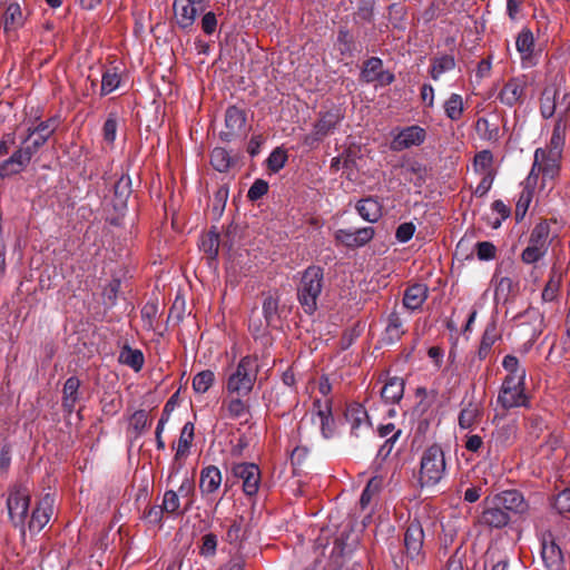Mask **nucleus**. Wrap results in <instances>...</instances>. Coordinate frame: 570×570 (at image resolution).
Instances as JSON below:
<instances>
[{
  "instance_id": "nucleus-35",
  "label": "nucleus",
  "mask_w": 570,
  "mask_h": 570,
  "mask_svg": "<svg viewBox=\"0 0 570 570\" xmlns=\"http://www.w3.org/2000/svg\"><path fill=\"white\" fill-rule=\"evenodd\" d=\"M475 131L478 136L491 142H495L500 138V129L498 124L491 122L488 118L481 117L475 122Z\"/></svg>"
},
{
  "instance_id": "nucleus-6",
  "label": "nucleus",
  "mask_w": 570,
  "mask_h": 570,
  "mask_svg": "<svg viewBox=\"0 0 570 570\" xmlns=\"http://www.w3.org/2000/svg\"><path fill=\"white\" fill-rule=\"evenodd\" d=\"M258 363L255 356H244L236 368L229 374L226 382V390L230 394L247 395L256 382Z\"/></svg>"
},
{
  "instance_id": "nucleus-33",
  "label": "nucleus",
  "mask_w": 570,
  "mask_h": 570,
  "mask_svg": "<svg viewBox=\"0 0 570 570\" xmlns=\"http://www.w3.org/2000/svg\"><path fill=\"white\" fill-rule=\"evenodd\" d=\"M405 333L403 320L400 313L394 308L389 315L387 325L385 328V340L387 343L393 344L397 342Z\"/></svg>"
},
{
  "instance_id": "nucleus-2",
  "label": "nucleus",
  "mask_w": 570,
  "mask_h": 570,
  "mask_svg": "<svg viewBox=\"0 0 570 570\" xmlns=\"http://www.w3.org/2000/svg\"><path fill=\"white\" fill-rule=\"evenodd\" d=\"M446 473L444 451L434 443L426 448L420 460L417 482L421 488H433L441 482Z\"/></svg>"
},
{
  "instance_id": "nucleus-38",
  "label": "nucleus",
  "mask_w": 570,
  "mask_h": 570,
  "mask_svg": "<svg viewBox=\"0 0 570 570\" xmlns=\"http://www.w3.org/2000/svg\"><path fill=\"white\" fill-rule=\"evenodd\" d=\"M119 362L138 372L141 370L145 358L140 350H134L125 345L119 353Z\"/></svg>"
},
{
  "instance_id": "nucleus-48",
  "label": "nucleus",
  "mask_w": 570,
  "mask_h": 570,
  "mask_svg": "<svg viewBox=\"0 0 570 570\" xmlns=\"http://www.w3.org/2000/svg\"><path fill=\"white\" fill-rule=\"evenodd\" d=\"M179 494V498L184 500V511H189L191 505L194 504V497H195V483L191 479L186 478L180 487L178 488V491H176Z\"/></svg>"
},
{
  "instance_id": "nucleus-7",
  "label": "nucleus",
  "mask_w": 570,
  "mask_h": 570,
  "mask_svg": "<svg viewBox=\"0 0 570 570\" xmlns=\"http://www.w3.org/2000/svg\"><path fill=\"white\" fill-rule=\"evenodd\" d=\"M30 501V490L26 485L16 483L9 489L7 498L9 518L12 524L22 531L28 517Z\"/></svg>"
},
{
  "instance_id": "nucleus-22",
  "label": "nucleus",
  "mask_w": 570,
  "mask_h": 570,
  "mask_svg": "<svg viewBox=\"0 0 570 570\" xmlns=\"http://www.w3.org/2000/svg\"><path fill=\"white\" fill-rule=\"evenodd\" d=\"M51 502L52 500L50 499L49 495H47L32 511L28 524L30 531L39 532L49 522L51 513Z\"/></svg>"
},
{
  "instance_id": "nucleus-57",
  "label": "nucleus",
  "mask_w": 570,
  "mask_h": 570,
  "mask_svg": "<svg viewBox=\"0 0 570 570\" xmlns=\"http://www.w3.org/2000/svg\"><path fill=\"white\" fill-rule=\"evenodd\" d=\"M338 50L346 58L353 57V35L346 30H341L337 39Z\"/></svg>"
},
{
  "instance_id": "nucleus-19",
  "label": "nucleus",
  "mask_w": 570,
  "mask_h": 570,
  "mask_svg": "<svg viewBox=\"0 0 570 570\" xmlns=\"http://www.w3.org/2000/svg\"><path fill=\"white\" fill-rule=\"evenodd\" d=\"M173 10L176 23L181 29H189L198 12L196 0H175Z\"/></svg>"
},
{
  "instance_id": "nucleus-58",
  "label": "nucleus",
  "mask_w": 570,
  "mask_h": 570,
  "mask_svg": "<svg viewBox=\"0 0 570 570\" xmlns=\"http://www.w3.org/2000/svg\"><path fill=\"white\" fill-rule=\"evenodd\" d=\"M120 83V78L117 72L115 71H106L102 75L101 80V95L106 96L110 92H112L116 88H118Z\"/></svg>"
},
{
  "instance_id": "nucleus-32",
  "label": "nucleus",
  "mask_w": 570,
  "mask_h": 570,
  "mask_svg": "<svg viewBox=\"0 0 570 570\" xmlns=\"http://www.w3.org/2000/svg\"><path fill=\"white\" fill-rule=\"evenodd\" d=\"M500 334L494 322L489 323L483 332L478 350L479 360H485L490 354L493 344L500 338Z\"/></svg>"
},
{
  "instance_id": "nucleus-23",
  "label": "nucleus",
  "mask_w": 570,
  "mask_h": 570,
  "mask_svg": "<svg viewBox=\"0 0 570 570\" xmlns=\"http://www.w3.org/2000/svg\"><path fill=\"white\" fill-rule=\"evenodd\" d=\"M80 380L77 376H70L62 389V409L70 415L75 411L76 403L79 401Z\"/></svg>"
},
{
  "instance_id": "nucleus-41",
  "label": "nucleus",
  "mask_w": 570,
  "mask_h": 570,
  "mask_svg": "<svg viewBox=\"0 0 570 570\" xmlns=\"http://www.w3.org/2000/svg\"><path fill=\"white\" fill-rule=\"evenodd\" d=\"M233 163L234 160L226 149L220 147L213 149L210 154V164L217 171L226 173L232 167Z\"/></svg>"
},
{
  "instance_id": "nucleus-56",
  "label": "nucleus",
  "mask_w": 570,
  "mask_h": 570,
  "mask_svg": "<svg viewBox=\"0 0 570 570\" xmlns=\"http://www.w3.org/2000/svg\"><path fill=\"white\" fill-rule=\"evenodd\" d=\"M527 372L508 373L504 377L500 391H509L515 387L525 386Z\"/></svg>"
},
{
  "instance_id": "nucleus-15",
  "label": "nucleus",
  "mask_w": 570,
  "mask_h": 570,
  "mask_svg": "<svg viewBox=\"0 0 570 570\" xmlns=\"http://www.w3.org/2000/svg\"><path fill=\"white\" fill-rule=\"evenodd\" d=\"M361 77L366 82L375 81L380 86H389L395 79L393 73L383 69V62L377 57H372L364 62Z\"/></svg>"
},
{
  "instance_id": "nucleus-13",
  "label": "nucleus",
  "mask_w": 570,
  "mask_h": 570,
  "mask_svg": "<svg viewBox=\"0 0 570 570\" xmlns=\"http://www.w3.org/2000/svg\"><path fill=\"white\" fill-rule=\"evenodd\" d=\"M233 474L243 480V490L246 495H255L259 488L261 471L255 463H237L234 464Z\"/></svg>"
},
{
  "instance_id": "nucleus-61",
  "label": "nucleus",
  "mask_w": 570,
  "mask_h": 570,
  "mask_svg": "<svg viewBox=\"0 0 570 570\" xmlns=\"http://www.w3.org/2000/svg\"><path fill=\"white\" fill-rule=\"evenodd\" d=\"M158 314V306L156 303H146L141 308V318L146 328H153L154 322Z\"/></svg>"
},
{
  "instance_id": "nucleus-31",
  "label": "nucleus",
  "mask_w": 570,
  "mask_h": 570,
  "mask_svg": "<svg viewBox=\"0 0 570 570\" xmlns=\"http://www.w3.org/2000/svg\"><path fill=\"white\" fill-rule=\"evenodd\" d=\"M568 121L562 118H556L550 141L546 149L563 151L566 145V135L568 129Z\"/></svg>"
},
{
  "instance_id": "nucleus-64",
  "label": "nucleus",
  "mask_w": 570,
  "mask_h": 570,
  "mask_svg": "<svg viewBox=\"0 0 570 570\" xmlns=\"http://www.w3.org/2000/svg\"><path fill=\"white\" fill-rule=\"evenodd\" d=\"M553 507L560 514L570 513V489H564L557 495Z\"/></svg>"
},
{
  "instance_id": "nucleus-60",
  "label": "nucleus",
  "mask_w": 570,
  "mask_h": 570,
  "mask_svg": "<svg viewBox=\"0 0 570 570\" xmlns=\"http://www.w3.org/2000/svg\"><path fill=\"white\" fill-rule=\"evenodd\" d=\"M475 249L476 256L480 261H491L495 258L497 247L491 242H478Z\"/></svg>"
},
{
  "instance_id": "nucleus-29",
  "label": "nucleus",
  "mask_w": 570,
  "mask_h": 570,
  "mask_svg": "<svg viewBox=\"0 0 570 570\" xmlns=\"http://www.w3.org/2000/svg\"><path fill=\"white\" fill-rule=\"evenodd\" d=\"M560 90L556 87H546L540 98V115L543 119H550L557 115V97Z\"/></svg>"
},
{
  "instance_id": "nucleus-44",
  "label": "nucleus",
  "mask_w": 570,
  "mask_h": 570,
  "mask_svg": "<svg viewBox=\"0 0 570 570\" xmlns=\"http://www.w3.org/2000/svg\"><path fill=\"white\" fill-rule=\"evenodd\" d=\"M161 505L163 510L168 514L183 515L186 512L184 508L180 509L179 494L174 490L165 492Z\"/></svg>"
},
{
  "instance_id": "nucleus-43",
  "label": "nucleus",
  "mask_w": 570,
  "mask_h": 570,
  "mask_svg": "<svg viewBox=\"0 0 570 570\" xmlns=\"http://www.w3.org/2000/svg\"><path fill=\"white\" fill-rule=\"evenodd\" d=\"M223 409L226 410L227 416L230 419H242L249 414V405L242 401L239 397L224 401Z\"/></svg>"
},
{
  "instance_id": "nucleus-47",
  "label": "nucleus",
  "mask_w": 570,
  "mask_h": 570,
  "mask_svg": "<svg viewBox=\"0 0 570 570\" xmlns=\"http://www.w3.org/2000/svg\"><path fill=\"white\" fill-rule=\"evenodd\" d=\"M215 381V374L210 370L197 373L193 379V389L196 393H206Z\"/></svg>"
},
{
  "instance_id": "nucleus-17",
  "label": "nucleus",
  "mask_w": 570,
  "mask_h": 570,
  "mask_svg": "<svg viewBox=\"0 0 570 570\" xmlns=\"http://www.w3.org/2000/svg\"><path fill=\"white\" fill-rule=\"evenodd\" d=\"M338 114L334 111H326L321 115L320 119L314 125V130L306 136L305 142L307 145H314L326 137L338 122Z\"/></svg>"
},
{
  "instance_id": "nucleus-37",
  "label": "nucleus",
  "mask_w": 570,
  "mask_h": 570,
  "mask_svg": "<svg viewBox=\"0 0 570 570\" xmlns=\"http://www.w3.org/2000/svg\"><path fill=\"white\" fill-rule=\"evenodd\" d=\"M445 116L452 120L458 121L462 118L464 112L463 98L459 94H451L443 105Z\"/></svg>"
},
{
  "instance_id": "nucleus-39",
  "label": "nucleus",
  "mask_w": 570,
  "mask_h": 570,
  "mask_svg": "<svg viewBox=\"0 0 570 570\" xmlns=\"http://www.w3.org/2000/svg\"><path fill=\"white\" fill-rule=\"evenodd\" d=\"M194 440V424L191 422H187L181 430L176 454L174 460L178 461L180 458L186 456L189 452V448Z\"/></svg>"
},
{
  "instance_id": "nucleus-20",
  "label": "nucleus",
  "mask_w": 570,
  "mask_h": 570,
  "mask_svg": "<svg viewBox=\"0 0 570 570\" xmlns=\"http://www.w3.org/2000/svg\"><path fill=\"white\" fill-rule=\"evenodd\" d=\"M429 288L425 284L415 283L405 288L403 294V307L409 311H417L428 299Z\"/></svg>"
},
{
  "instance_id": "nucleus-50",
  "label": "nucleus",
  "mask_w": 570,
  "mask_h": 570,
  "mask_svg": "<svg viewBox=\"0 0 570 570\" xmlns=\"http://www.w3.org/2000/svg\"><path fill=\"white\" fill-rule=\"evenodd\" d=\"M203 252L208 258L215 259L219 249V236L214 232H209L203 239L200 245Z\"/></svg>"
},
{
  "instance_id": "nucleus-4",
  "label": "nucleus",
  "mask_w": 570,
  "mask_h": 570,
  "mask_svg": "<svg viewBox=\"0 0 570 570\" xmlns=\"http://www.w3.org/2000/svg\"><path fill=\"white\" fill-rule=\"evenodd\" d=\"M404 549L401 554L393 557V562L396 569L401 570L409 567V563L420 564L425 559L423 550L424 531L419 521H412L404 533Z\"/></svg>"
},
{
  "instance_id": "nucleus-16",
  "label": "nucleus",
  "mask_w": 570,
  "mask_h": 570,
  "mask_svg": "<svg viewBox=\"0 0 570 570\" xmlns=\"http://www.w3.org/2000/svg\"><path fill=\"white\" fill-rule=\"evenodd\" d=\"M495 502L512 518L515 514H523L528 510V503L521 492L505 490L492 495Z\"/></svg>"
},
{
  "instance_id": "nucleus-21",
  "label": "nucleus",
  "mask_w": 570,
  "mask_h": 570,
  "mask_svg": "<svg viewBox=\"0 0 570 570\" xmlns=\"http://www.w3.org/2000/svg\"><path fill=\"white\" fill-rule=\"evenodd\" d=\"M222 483V473L215 465L206 466L200 472L199 489L204 495L212 494L218 490Z\"/></svg>"
},
{
  "instance_id": "nucleus-52",
  "label": "nucleus",
  "mask_w": 570,
  "mask_h": 570,
  "mask_svg": "<svg viewBox=\"0 0 570 570\" xmlns=\"http://www.w3.org/2000/svg\"><path fill=\"white\" fill-rule=\"evenodd\" d=\"M356 540L353 538V530L348 533H342L335 541V548L342 556H353Z\"/></svg>"
},
{
  "instance_id": "nucleus-1",
  "label": "nucleus",
  "mask_w": 570,
  "mask_h": 570,
  "mask_svg": "<svg viewBox=\"0 0 570 570\" xmlns=\"http://www.w3.org/2000/svg\"><path fill=\"white\" fill-rule=\"evenodd\" d=\"M47 141V139L29 127L18 149L14 150L9 158L0 163V179L23 171L30 164L32 157Z\"/></svg>"
},
{
  "instance_id": "nucleus-5",
  "label": "nucleus",
  "mask_w": 570,
  "mask_h": 570,
  "mask_svg": "<svg viewBox=\"0 0 570 570\" xmlns=\"http://www.w3.org/2000/svg\"><path fill=\"white\" fill-rule=\"evenodd\" d=\"M551 226L548 219H541L530 232L528 245L520 258L527 265H535L548 254L551 245Z\"/></svg>"
},
{
  "instance_id": "nucleus-42",
  "label": "nucleus",
  "mask_w": 570,
  "mask_h": 570,
  "mask_svg": "<svg viewBox=\"0 0 570 570\" xmlns=\"http://www.w3.org/2000/svg\"><path fill=\"white\" fill-rule=\"evenodd\" d=\"M517 291V284L510 277H501L494 288V301L505 303Z\"/></svg>"
},
{
  "instance_id": "nucleus-27",
  "label": "nucleus",
  "mask_w": 570,
  "mask_h": 570,
  "mask_svg": "<svg viewBox=\"0 0 570 570\" xmlns=\"http://www.w3.org/2000/svg\"><path fill=\"white\" fill-rule=\"evenodd\" d=\"M3 30L6 33L17 31L24 23V16L21 7L13 2L10 3L2 14Z\"/></svg>"
},
{
  "instance_id": "nucleus-63",
  "label": "nucleus",
  "mask_w": 570,
  "mask_h": 570,
  "mask_svg": "<svg viewBox=\"0 0 570 570\" xmlns=\"http://www.w3.org/2000/svg\"><path fill=\"white\" fill-rule=\"evenodd\" d=\"M557 118L569 120L570 117V92H563L557 97Z\"/></svg>"
},
{
  "instance_id": "nucleus-40",
  "label": "nucleus",
  "mask_w": 570,
  "mask_h": 570,
  "mask_svg": "<svg viewBox=\"0 0 570 570\" xmlns=\"http://www.w3.org/2000/svg\"><path fill=\"white\" fill-rule=\"evenodd\" d=\"M515 47L523 60L531 57L534 48V38L530 29L524 28L519 32Z\"/></svg>"
},
{
  "instance_id": "nucleus-36",
  "label": "nucleus",
  "mask_w": 570,
  "mask_h": 570,
  "mask_svg": "<svg viewBox=\"0 0 570 570\" xmlns=\"http://www.w3.org/2000/svg\"><path fill=\"white\" fill-rule=\"evenodd\" d=\"M383 487V478L380 475L372 476L364 488L358 503L364 509L368 507L372 501L379 495Z\"/></svg>"
},
{
  "instance_id": "nucleus-9",
  "label": "nucleus",
  "mask_w": 570,
  "mask_h": 570,
  "mask_svg": "<svg viewBox=\"0 0 570 570\" xmlns=\"http://www.w3.org/2000/svg\"><path fill=\"white\" fill-rule=\"evenodd\" d=\"M511 517L508 515L492 497L482 501V512L478 518V524L489 529H502L509 524Z\"/></svg>"
},
{
  "instance_id": "nucleus-53",
  "label": "nucleus",
  "mask_w": 570,
  "mask_h": 570,
  "mask_svg": "<svg viewBox=\"0 0 570 570\" xmlns=\"http://www.w3.org/2000/svg\"><path fill=\"white\" fill-rule=\"evenodd\" d=\"M217 535L213 532H208L202 537V543L199 546V553L205 558H210L216 554L217 550Z\"/></svg>"
},
{
  "instance_id": "nucleus-3",
  "label": "nucleus",
  "mask_w": 570,
  "mask_h": 570,
  "mask_svg": "<svg viewBox=\"0 0 570 570\" xmlns=\"http://www.w3.org/2000/svg\"><path fill=\"white\" fill-rule=\"evenodd\" d=\"M324 269L321 266H308L302 274L297 285V299L303 311L312 315L317 309V301L323 291Z\"/></svg>"
},
{
  "instance_id": "nucleus-54",
  "label": "nucleus",
  "mask_w": 570,
  "mask_h": 570,
  "mask_svg": "<svg viewBox=\"0 0 570 570\" xmlns=\"http://www.w3.org/2000/svg\"><path fill=\"white\" fill-rule=\"evenodd\" d=\"M403 170L405 176H415V179L410 177V180L413 181L415 186H422L425 181V168L422 166V164L417 161L410 163L405 166H403Z\"/></svg>"
},
{
  "instance_id": "nucleus-34",
  "label": "nucleus",
  "mask_w": 570,
  "mask_h": 570,
  "mask_svg": "<svg viewBox=\"0 0 570 570\" xmlns=\"http://www.w3.org/2000/svg\"><path fill=\"white\" fill-rule=\"evenodd\" d=\"M358 216L368 223H375L382 216V207L380 203L372 197L358 199Z\"/></svg>"
},
{
  "instance_id": "nucleus-18",
  "label": "nucleus",
  "mask_w": 570,
  "mask_h": 570,
  "mask_svg": "<svg viewBox=\"0 0 570 570\" xmlns=\"http://www.w3.org/2000/svg\"><path fill=\"white\" fill-rule=\"evenodd\" d=\"M497 402L505 411L515 407L529 409L531 406L530 396L525 394V386L499 391Z\"/></svg>"
},
{
  "instance_id": "nucleus-10",
  "label": "nucleus",
  "mask_w": 570,
  "mask_h": 570,
  "mask_svg": "<svg viewBox=\"0 0 570 570\" xmlns=\"http://www.w3.org/2000/svg\"><path fill=\"white\" fill-rule=\"evenodd\" d=\"M541 558L548 570H566L563 552L551 532L544 533L541 542Z\"/></svg>"
},
{
  "instance_id": "nucleus-59",
  "label": "nucleus",
  "mask_w": 570,
  "mask_h": 570,
  "mask_svg": "<svg viewBox=\"0 0 570 570\" xmlns=\"http://www.w3.org/2000/svg\"><path fill=\"white\" fill-rule=\"evenodd\" d=\"M58 128V120L56 118H49L45 121L39 122L37 126L31 127L33 131L42 136L45 139H49Z\"/></svg>"
},
{
  "instance_id": "nucleus-45",
  "label": "nucleus",
  "mask_w": 570,
  "mask_h": 570,
  "mask_svg": "<svg viewBox=\"0 0 570 570\" xmlns=\"http://www.w3.org/2000/svg\"><path fill=\"white\" fill-rule=\"evenodd\" d=\"M278 297L268 294L265 296L263 302V317L266 320L267 325H274L278 314Z\"/></svg>"
},
{
  "instance_id": "nucleus-51",
  "label": "nucleus",
  "mask_w": 570,
  "mask_h": 570,
  "mask_svg": "<svg viewBox=\"0 0 570 570\" xmlns=\"http://www.w3.org/2000/svg\"><path fill=\"white\" fill-rule=\"evenodd\" d=\"M314 407L317 409V415L321 419V429L324 434V436L327 438L326 429L332 421V412L330 406V400H325L324 405L322 404L321 400L314 401Z\"/></svg>"
},
{
  "instance_id": "nucleus-55",
  "label": "nucleus",
  "mask_w": 570,
  "mask_h": 570,
  "mask_svg": "<svg viewBox=\"0 0 570 570\" xmlns=\"http://www.w3.org/2000/svg\"><path fill=\"white\" fill-rule=\"evenodd\" d=\"M269 326L271 325H267L266 320H262L259 313L256 309L252 311L248 327L255 337L264 336Z\"/></svg>"
},
{
  "instance_id": "nucleus-14",
  "label": "nucleus",
  "mask_w": 570,
  "mask_h": 570,
  "mask_svg": "<svg viewBox=\"0 0 570 570\" xmlns=\"http://www.w3.org/2000/svg\"><path fill=\"white\" fill-rule=\"evenodd\" d=\"M527 80L524 77L509 79L500 90L498 99L507 107L522 104L525 96Z\"/></svg>"
},
{
  "instance_id": "nucleus-11",
  "label": "nucleus",
  "mask_w": 570,
  "mask_h": 570,
  "mask_svg": "<svg viewBox=\"0 0 570 570\" xmlns=\"http://www.w3.org/2000/svg\"><path fill=\"white\" fill-rule=\"evenodd\" d=\"M246 128V112L236 107L229 106L225 112V130L220 132V138L230 141L236 137H240Z\"/></svg>"
},
{
  "instance_id": "nucleus-30",
  "label": "nucleus",
  "mask_w": 570,
  "mask_h": 570,
  "mask_svg": "<svg viewBox=\"0 0 570 570\" xmlns=\"http://www.w3.org/2000/svg\"><path fill=\"white\" fill-rule=\"evenodd\" d=\"M562 269L553 265L550 271L549 279L542 291V299L543 302H552L556 299L559 288L562 282Z\"/></svg>"
},
{
  "instance_id": "nucleus-24",
  "label": "nucleus",
  "mask_w": 570,
  "mask_h": 570,
  "mask_svg": "<svg viewBox=\"0 0 570 570\" xmlns=\"http://www.w3.org/2000/svg\"><path fill=\"white\" fill-rule=\"evenodd\" d=\"M483 415L482 406L474 402H469L459 413L458 424L462 430H472L480 422Z\"/></svg>"
},
{
  "instance_id": "nucleus-26",
  "label": "nucleus",
  "mask_w": 570,
  "mask_h": 570,
  "mask_svg": "<svg viewBox=\"0 0 570 570\" xmlns=\"http://www.w3.org/2000/svg\"><path fill=\"white\" fill-rule=\"evenodd\" d=\"M405 381L402 377H390L381 390L382 399L387 403H399L404 394Z\"/></svg>"
},
{
  "instance_id": "nucleus-8",
  "label": "nucleus",
  "mask_w": 570,
  "mask_h": 570,
  "mask_svg": "<svg viewBox=\"0 0 570 570\" xmlns=\"http://www.w3.org/2000/svg\"><path fill=\"white\" fill-rule=\"evenodd\" d=\"M562 153L546 148H537L534 159L529 173V183H537L539 174L543 179H554L560 171V160Z\"/></svg>"
},
{
  "instance_id": "nucleus-25",
  "label": "nucleus",
  "mask_w": 570,
  "mask_h": 570,
  "mask_svg": "<svg viewBox=\"0 0 570 570\" xmlns=\"http://www.w3.org/2000/svg\"><path fill=\"white\" fill-rule=\"evenodd\" d=\"M535 185L537 183H529V176L522 183V190L517 200L514 210L517 223H520L524 218L532 202Z\"/></svg>"
},
{
  "instance_id": "nucleus-46",
  "label": "nucleus",
  "mask_w": 570,
  "mask_h": 570,
  "mask_svg": "<svg viewBox=\"0 0 570 570\" xmlns=\"http://www.w3.org/2000/svg\"><path fill=\"white\" fill-rule=\"evenodd\" d=\"M454 67H455L454 58L452 56L445 55V56L434 59V61L431 66L430 75L433 80H438L442 73L454 69Z\"/></svg>"
},
{
  "instance_id": "nucleus-28",
  "label": "nucleus",
  "mask_w": 570,
  "mask_h": 570,
  "mask_svg": "<svg viewBox=\"0 0 570 570\" xmlns=\"http://www.w3.org/2000/svg\"><path fill=\"white\" fill-rule=\"evenodd\" d=\"M131 179L129 176L122 175L114 185V207L122 210L127 206V202L131 195Z\"/></svg>"
},
{
  "instance_id": "nucleus-62",
  "label": "nucleus",
  "mask_w": 570,
  "mask_h": 570,
  "mask_svg": "<svg viewBox=\"0 0 570 570\" xmlns=\"http://www.w3.org/2000/svg\"><path fill=\"white\" fill-rule=\"evenodd\" d=\"M148 422L149 420L147 412L144 410H138L131 415L129 424L137 434H140L147 426Z\"/></svg>"
},
{
  "instance_id": "nucleus-12",
  "label": "nucleus",
  "mask_w": 570,
  "mask_h": 570,
  "mask_svg": "<svg viewBox=\"0 0 570 570\" xmlns=\"http://www.w3.org/2000/svg\"><path fill=\"white\" fill-rule=\"evenodd\" d=\"M426 139V130L419 125L402 128L393 138L391 148L394 151L422 145Z\"/></svg>"
},
{
  "instance_id": "nucleus-49",
  "label": "nucleus",
  "mask_w": 570,
  "mask_h": 570,
  "mask_svg": "<svg viewBox=\"0 0 570 570\" xmlns=\"http://www.w3.org/2000/svg\"><path fill=\"white\" fill-rule=\"evenodd\" d=\"M287 161V153L285 149L277 147L268 156L266 163L267 168L273 173H278Z\"/></svg>"
}]
</instances>
